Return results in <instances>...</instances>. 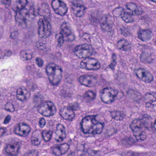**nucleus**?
<instances>
[{"mask_svg":"<svg viewBox=\"0 0 156 156\" xmlns=\"http://www.w3.org/2000/svg\"><path fill=\"white\" fill-rule=\"evenodd\" d=\"M36 62L39 67H42L43 64V60L39 58H38L36 59Z\"/></svg>","mask_w":156,"mask_h":156,"instance_id":"nucleus-43","label":"nucleus"},{"mask_svg":"<svg viewBox=\"0 0 156 156\" xmlns=\"http://www.w3.org/2000/svg\"><path fill=\"white\" fill-rule=\"evenodd\" d=\"M11 117L9 115H7L5 118L4 121V123L6 124L8 123L11 119Z\"/></svg>","mask_w":156,"mask_h":156,"instance_id":"nucleus-47","label":"nucleus"},{"mask_svg":"<svg viewBox=\"0 0 156 156\" xmlns=\"http://www.w3.org/2000/svg\"><path fill=\"white\" fill-rule=\"evenodd\" d=\"M6 129L5 128H0V136H2L6 133Z\"/></svg>","mask_w":156,"mask_h":156,"instance_id":"nucleus-50","label":"nucleus"},{"mask_svg":"<svg viewBox=\"0 0 156 156\" xmlns=\"http://www.w3.org/2000/svg\"><path fill=\"white\" fill-rule=\"evenodd\" d=\"M41 141L39 139L38 136H32L30 138L31 144L34 146H37L41 143Z\"/></svg>","mask_w":156,"mask_h":156,"instance_id":"nucleus-27","label":"nucleus"},{"mask_svg":"<svg viewBox=\"0 0 156 156\" xmlns=\"http://www.w3.org/2000/svg\"><path fill=\"white\" fill-rule=\"evenodd\" d=\"M46 72L50 83L53 86H57L62 77L61 73L62 69L53 63L49 64L46 67Z\"/></svg>","mask_w":156,"mask_h":156,"instance_id":"nucleus-4","label":"nucleus"},{"mask_svg":"<svg viewBox=\"0 0 156 156\" xmlns=\"http://www.w3.org/2000/svg\"><path fill=\"white\" fill-rule=\"evenodd\" d=\"M61 30L60 33L56 34L55 38H57L58 43V46L59 47L62 46L65 41H72L75 39L74 36L71 34V30L69 23L66 22H63L61 24Z\"/></svg>","mask_w":156,"mask_h":156,"instance_id":"nucleus-5","label":"nucleus"},{"mask_svg":"<svg viewBox=\"0 0 156 156\" xmlns=\"http://www.w3.org/2000/svg\"><path fill=\"white\" fill-rule=\"evenodd\" d=\"M111 115L112 118L116 121L122 120L126 116L122 112L120 111H113Z\"/></svg>","mask_w":156,"mask_h":156,"instance_id":"nucleus-20","label":"nucleus"},{"mask_svg":"<svg viewBox=\"0 0 156 156\" xmlns=\"http://www.w3.org/2000/svg\"><path fill=\"white\" fill-rule=\"evenodd\" d=\"M127 9L130 10L132 13H130L131 16L133 17V15H138L142 13L141 8L138 6L136 3L130 2L126 5Z\"/></svg>","mask_w":156,"mask_h":156,"instance_id":"nucleus-14","label":"nucleus"},{"mask_svg":"<svg viewBox=\"0 0 156 156\" xmlns=\"http://www.w3.org/2000/svg\"><path fill=\"white\" fill-rule=\"evenodd\" d=\"M20 127V124H18L15 126L14 131L16 134L19 135L20 132H21L22 130Z\"/></svg>","mask_w":156,"mask_h":156,"instance_id":"nucleus-39","label":"nucleus"},{"mask_svg":"<svg viewBox=\"0 0 156 156\" xmlns=\"http://www.w3.org/2000/svg\"><path fill=\"white\" fill-rule=\"evenodd\" d=\"M4 56H2V57L1 56H0V58H2L5 56H6L7 57H9L12 54V53L11 51L10 50H9V51L5 50L4 51Z\"/></svg>","mask_w":156,"mask_h":156,"instance_id":"nucleus-44","label":"nucleus"},{"mask_svg":"<svg viewBox=\"0 0 156 156\" xmlns=\"http://www.w3.org/2000/svg\"><path fill=\"white\" fill-rule=\"evenodd\" d=\"M96 94L92 90H88L86 92L83 96L84 101L87 103H90L95 98Z\"/></svg>","mask_w":156,"mask_h":156,"instance_id":"nucleus-18","label":"nucleus"},{"mask_svg":"<svg viewBox=\"0 0 156 156\" xmlns=\"http://www.w3.org/2000/svg\"><path fill=\"white\" fill-rule=\"evenodd\" d=\"M95 78V76H90L87 75H83L80 77L79 81L81 84L87 87H91L94 86L93 80Z\"/></svg>","mask_w":156,"mask_h":156,"instance_id":"nucleus-12","label":"nucleus"},{"mask_svg":"<svg viewBox=\"0 0 156 156\" xmlns=\"http://www.w3.org/2000/svg\"><path fill=\"white\" fill-rule=\"evenodd\" d=\"M154 93L153 94H152L151 93H149L148 94L151 95L150 98H153L151 100L149 101L150 103V104H152V103L156 101V94L154 93Z\"/></svg>","mask_w":156,"mask_h":156,"instance_id":"nucleus-42","label":"nucleus"},{"mask_svg":"<svg viewBox=\"0 0 156 156\" xmlns=\"http://www.w3.org/2000/svg\"><path fill=\"white\" fill-rule=\"evenodd\" d=\"M32 58L31 52L30 51L22 50L20 52V58L23 61L29 60Z\"/></svg>","mask_w":156,"mask_h":156,"instance_id":"nucleus-22","label":"nucleus"},{"mask_svg":"<svg viewBox=\"0 0 156 156\" xmlns=\"http://www.w3.org/2000/svg\"><path fill=\"white\" fill-rule=\"evenodd\" d=\"M12 108H13V110H12L11 111L10 109H9V108H8V109H6V108H5V110H6L7 111H9V112H14L15 111V108H14V105L13 104H12Z\"/></svg>","mask_w":156,"mask_h":156,"instance_id":"nucleus-56","label":"nucleus"},{"mask_svg":"<svg viewBox=\"0 0 156 156\" xmlns=\"http://www.w3.org/2000/svg\"><path fill=\"white\" fill-rule=\"evenodd\" d=\"M88 67V70H97L101 66L100 63L97 62L96 64H91L89 65H87Z\"/></svg>","mask_w":156,"mask_h":156,"instance_id":"nucleus-32","label":"nucleus"},{"mask_svg":"<svg viewBox=\"0 0 156 156\" xmlns=\"http://www.w3.org/2000/svg\"><path fill=\"white\" fill-rule=\"evenodd\" d=\"M121 33L125 37H128L130 35V32L129 29L127 27H122L119 29Z\"/></svg>","mask_w":156,"mask_h":156,"instance_id":"nucleus-30","label":"nucleus"},{"mask_svg":"<svg viewBox=\"0 0 156 156\" xmlns=\"http://www.w3.org/2000/svg\"><path fill=\"white\" fill-rule=\"evenodd\" d=\"M81 65L82 66H84V67L87 70H88V67L87 66L88 65V61L87 62H82L81 63Z\"/></svg>","mask_w":156,"mask_h":156,"instance_id":"nucleus-52","label":"nucleus"},{"mask_svg":"<svg viewBox=\"0 0 156 156\" xmlns=\"http://www.w3.org/2000/svg\"><path fill=\"white\" fill-rule=\"evenodd\" d=\"M146 105L147 107L150 108L151 107L152 104L150 103V101H149L148 102H146Z\"/></svg>","mask_w":156,"mask_h":156,"instance_id":"nucleus-59","label":"nucleus"},{"mask_svg":"<svg viewBox=\"0 0 156 156\" xmlns=\"http://www.w3.org/2000/svg\"><path fill=\"white\" fill-rule=\"evenodd\" d=\"M100 93L102 101L106 104L114 102V98L117 97L116 94H112L108 87L104 88L100 90Z\"/></svg>","mask_w":156,"mask_h":156,"instance_id":"nucleus-10","label":"nucleus"},{"mask_svg":"<svg viewBox=\"0 0 156 156\" xmlns=\"http://www.w3.org/2000/svg\"><path fill=\"white\" fill-rule=\"evenodd\" d=\"M51 5L55 13L62 16L64 15L68 11L66 4L60 0H52Z\"/></svg>","mask_w":156,"mask_h":156,"instance_id":"nucleus-9","label":"nucleus"},{"mask_svg":"<svg viewBox=\"0 0 156 156\" xmlns=\"http://www.w3.org/2000/svg\"><path fill=\"white\" fill-rule=\"evenodd\" d=\"M16 8L13 9L15 12V16L20 18L21 15L25 16V17H23L22 25L24 28H26L30 23L27 18L32 15L36 16L34 6L30 5L28 0H19L16 2Z\"/></svg>","mask_w":156,"mask_h":156,"instance_id":"nucleus-1","label":"nucleus"},{"mask_svg":"<svg viewBox=\"0 0 156 156\" xmlns=\"http://www.w3.org/2000/svg\"><path fill=\"white\" fill-rule=\"evenodd\" d=\"M90 20H91V23H96L97 22V19L95 17H91V18L90 19Z\"/></svg>","mask_w":156,"mask_h":156,"instance_id":"nucleus-54","label":"nucleus"},{"mask_svg":"<svg viewBox=\"0 0 156 156\" xmlns=\"http://www.w3.org/2000/svg\"><path fill=\"white\" fill-rule=\"evenodd\" d=\"M17 97L18 99L21 101H24L26 100V97L24 92L21 89L17 91Z\"/></svg>","mask_w":156,"mask_h":156,"instance_id":"nucleus-28","label":"nucleus"},{"mask_svg":"<svg viewBox=\"0 0 156 156\" xmlns=\"http://www.w3.org/2000/svg\"><path fill=\"white\" fill-rule=\"evenodd\" d=\"M111 59H117L116 55L115 53H113L112 55Z\"/></svg>","mask_w":156,"mask_h":156,"instance_id":"nucleus-57","label":"nucleus"},{"mask_svg":"<svg viewBox=\"0 0 156 156\" xmlns=\"http://www.w3.org/2000/svg\"><path fill=\"white\" fill-rule=\"evenodd\" d=\"M18 150V147L9 144L5 148L4 153L5 154L6 156H17Z\"/></svg>","mask_w":156,"mask_h":156,"instance_id":"nucleus-17","label":"nucleus"},{"mask_svg":"<svg viewBox=\"0 0 156 156\" xmlns=\"http://www.w3.org/2000/svg\"><path fill=\"white\" fill-rule=\"evenodd\" d=\"M83 38L85 40H87V41H89L90 40V37L89 36L86 34H85L83 36Z\"/></svg>","mask_w":156,"mask_h":156,"instance_id":"nucleus-55","label":"nucleus"},{"mask_svg":"<svg viewBox=\"0 0 156 156\" xmlns=\"http://www.w3.org/2000/svg\"><path fill=\"white\" fill-rule=\"evenodd\" d=\"M103 128H102L101 126L100 127H96L95 129H93V126H91L88 127V129L86 133V134H91L93 135L96 134H100L102 131Z\"/></svg>","mask_w":156,"mask_h":156,"instance_id":"nucleus-23","label":"nucleus"},{"mask_svg":"<svg viewBox=\"0 0 156 156\" xmlns=\"http://www.w3.org/2000/svg\"><path fill=\"white\" fill-rule=\"evenodd\" d=\"M82 0H73L72 3V6L71 9L77 17H82L85 12L87 8L81 5Z\"/></svg>","mask_w":156,"mask_h":156,"instance_id":"nucleus-7","label":"nucleus"},{"mask_svg":"<svg viewBox=\"0 0 156 156\" xmlns=\"http://www.w3.org/2000/svg\"><path fill=\"white\" fill-rule=\"evenodd\" d=\"M41 6L43 9H48L49 7L48 5L46 3H42Z\"/></svg>","mask_w":156,"mask_h":156,"instance_id":"nucleus-53","label":"nucleus"},{"mask_svg":"<svg viewBox=\"0 0 156 156\" xmlns=\"http://www.w3.org/2000/svg\"><path fill=\"white\" fill-rule=\"evenodd\" d=\"M117 47L119 49L126 51L130 49L131 44L126 39H120L117 41Z\"/></svg>","mask_w":156,"mask_h":156,"instance_id":"nucleus-15","label":"nucleus"},{"mask_svg":"<svg viewBox=\"0 0 156 156\" xmlns=\"http://www.w3.org/2000/svg\"><path fill=\"white\" fill-rule=\"evenodd\" d=\"M138 156V154L137 153H135L134 152H132L131 153V156Z\"/></svg>","mask_w":156,"mask_h":156,"instance_id":"nucleus-60","label":"nucleus"},{"mask_svg":"<svg viewBox=\"0 0 156 156\" xmlns=\"http://www.w3.org/2000/svg\"><path fill=\"white\" fill-rule=\"evenodd\" d=\"M96 115H89L87 116V121L90 120L91 123L94 125H97L98 127L101 126L102 128H103L105 126L104 122L101 123L98 122L96 119Z\"/></svg>","mask_w":156,"mask_h":156,"instance_id":"nucleus-21","label":"nucleus"},{"mask_svg":"<svg viewBox=\"0 0 156 156\" xmlns=\"http://www.w3.org/2000/svg\"><path fill=\"white\" fill-rule=\"evenodd\" d=\"M52 154L55 156H59L62 155L58 144L55 145L52 151Z\"/></svg>","mask_w":156,"mask_h":156,"instance_id":"nucleus-29","label":"nucleus"},{"mask_svg":"<svg viewBox=\"0 0 156 156\" xmlns=\"http://www.w3.org/2000/svg\"><path fill=\"white\" fill-rule=\"evenodd\" d=\"M22 126H27V124H26L25 123H22Z\"/></svg>","mask_w":156,"mask_h":156,"instance_id":"nucleus-64","label":"nucleus"},{"mask_svg":"<svg viewBox=\"0 0 156 156\" xmlns=\"http://www.w3.org/2000/svg\"><path fill=\"white\" fill-rule=\"evenodd\" d=\"M71 111L70 110H69L68 109V107L66 108V110H64L63 111L62 115H63V118L65 119H66V116H68L67 115H68L69 113Z\"/></svg>","mask_w":156,"mask_h":156,"instance_id":"nucleus-45","label":"nucleus"},{"mask_svg":"<svg viewBox=\"0 0 156 156\" xmlns=\"http://www.w3.org/2000/svg\"><path fill=\"white\" fill-rule=\"evenodd\" d=\"M17 33L16 32H14L11 33L10 36L11 38L15 39L17 36Z\"/></svg>","mask_w":156,"mask_h":156,"instance_id":"nucleus-49","label":"nucleus"},{"mask_svg":"<svg viewBox=\"0 0 156 156\" xmlns=\"http://www.w3.org/2000/svg\"><path fill=\"white\" fill-rule=\"evenodd\" d=\"M60 127V131L62 133V135L59 136L58 137H56L55 140L57 142H62L63 138L66 137L65 127L63 125L59 124Z\"/></svg>","mask_w":156,"mask_h":156,"instance_id":"nucleus-25","label":"nucleus"},{"mask_svg":"<svg viewBox=\"0 0 156 156\" xmlns=\"http://www.w3.org/2000/svg\"><path fill=\"white\" fill-rule=\"evenodd\" d=\"M67 115L68 116H66V117L65 119L70 121H72L73 120V118L74 116V112H72V114L69 113V114Z\"/></svg>","mask_w":156,"mask_h":156,"instance_id":"nucleus-46","label":"nucleus"},{"mask_svg":"<svg viewBox=\"0 0 156 156\" xmlns=\"http://www.w3.org/2000/svg\"><path fill=\"white\" fill-rule=\"evenodd\" d=\"M150 129H151L153 131H156V119L155 120L153 124L152 123H151V127Z\"/></svg>","mask_w":156,"mask_h":156,"instance_id":"nucleus-48","label":"nucleus"},{"mask_svg":"<svg viewBox=\"0 0 156 156\" xmlns=\"http://www.w3.org/2000/svg\"><path fill=\"white\" fill-rule=\"evenodd\" d=\"M79 109V105L77 103H75L70 105L68 107V109L70 110L72 112L74 111H76Z\"/></svg>","mask_w":156,"mask_h":156,"instance_id":"nucleus-33","label":"nucleus"},{"mask_svg":"<svg viewBox=\"0 0 156 156\" xmlns=\"http://www.w3.org/2000/svg\"><path fill=\"white\" fill-rule=\"evenodd\" d=\"M27 85L29 89L32 92L37 89V86L36 84L32 82H28Z\"/></svg>","mask_w":156,"mask_h":156,"instance_id":"nucleus-36","label":"nucleus"},{"mask_svg":"<svg viewBox=\"0 0 156 156\" xmlns=\"http://www.w3.org/2000/svg\"><path fill=\"white\" fill-rule=\"evenodd\" d=\"M52 133L53 132L51 130L42 132L41 135L43 139L45 142L50 141L52 137Z\"/></svg>","mask_w":156,"mask_h":156,"instance_id":"nucleus-24","label":"nucleus"},{"mask_svg":"<svg viewBox=\"0 0 156 156\" xmlns=\"http://www.w3.org/2000/svg\"><path fill=\"white\" fill-rule=\"evenodd\" d=\"M97 62H99L98 60L94 58H91L89 59L88 60V65H89L91 64H96Z\"/></svg>","mask_w":156,"mask_h":156,"instance_id":"nucleus-41","label":"nucleus"},{"mask_svg":"<svg viewBox=\"0 0 156 156\" xmlns=\"http://www.w3.org/2000/svg\"><path fill=\"white\" fill-rule=\"evenodd\" d=\"M62 155L66 153L69 148V145L66 143L58 144Z\"/></svg>","mask_w":156,"mask_h":156,"instance_id":"nucleus-26","label":"nucleus"},{"mask_svg":"<svg viewBox=\"0 0 156 156\" xmlns=\"http://www.w3.org/2000/svg\"><path fill=\"white\" fill-rule=\"evenodd\" d=\"M146 70L145 69L141 68H139L136 70V72L135 73V74L138 79H140V77L139 76V75L141 74V76H142L143 73H144Z\"/></svg>","mask_w":156,"mask_h":156,"instance_id":"nucleus-35","label":"nucleus"},{"mask_svg":"<svg viewBox=\"0 0 156 156\" xmlns=\"http://www.w3.org/2000/svg\"><path fill=\"white\" fill-rule=\"evenodd\" d=\"M61 95L65 98H70L72 97V93L69 90H62L61 91Z\"/></svg>","mask_w":156,"mask_h":156,"instance_id":"nucleus-31","label":"nucleus"},{"mask_svg":"<svg viewBox=\"0 0 156 156\" xmlns=\"http://www.w3.org/2000/svg\"><path fill=\"white\" fill-rule=\"evenodd\" d=\"M61 55H62L61 54L60 52H58L56 54V56L58 57H60L61 56Z\"/></svg>","mask_w":156,"mask_h":156,"instance_id":"nucleus-61","label":"nucleus"},{"mask_svg":"<svg viewBox=\"0 0 156 156\" xmlns=\"http://www.w3.org/2000/svg\"><path fill=\"white\" fill-rule=\"evenodd\" d=\"M25 69L28 72L31 74H34L36 71V69L34 65L26 66Z\"/></svg>","mask_w":156,"mask_h":156,"instance_id":"nucleus-37","label":"nucleus"},{"mask_svg":"<svg viewBox=\"0 0 156 156\" xmlns=\"http://www.w3.org/2000/svg\"><path fill=\"white\" fill-rule=\"evenodd\" d=\"M38 124L41 128H43L46 124V121L45 119L43 117L39 118Z\"/></svg>","mask_w":156,"mask_h":156,"instance_id":"nucleus-40","label":"nucleus"},{"mask_svg":"<svg viewBox=\"0 0 156 156\" xmlns=\"http://www.w3.org/2000/svg\"><path fill=\"white\" fill-rule=\"evenodd\" d=\"M113 14L117 17H120L125 22L133 23L134 21L133 18L129 12H126L124 9L121 7H118L115 8L112 11Z\"/></svg>","mask_w":156,"mask_h":156,"instance_id":"nucleus-8","label":"nucleus"},{"mask_svg":"<svg viewBox=\"0 0 156 156\" xmlns=\"http://www.w3.org/2000/svg\"><path fill=\"white\" fill-rule=\"evenodd\" d=\"M151 31L148 30H141L138 32V37L141 41H146L151 37Z\"/></svg>","mask_w":156,"mask_h":156,"instance_id":"nucleus-16","label":"nucleus"},{"mask_svg":"<svg viewBox=\"0 0 156 156\" xmlns=\"http://www.w3.org/2000/svg\"><path fill=\"white\" fill-rule=\"evenodd\" d=\"M10 0H3L2 2L3 5H9L10 3Z\"/></svg>","mask_w":156,"mask_h":156,"instance_id":"nucleus-51","label":"nucleus"},{"mask_svg":"<svg viewBox=\"0 0 156 156\" xmlns=\"http://www.w3.org/2000/svg\"><path fill=\"white\" fill-rule=\"evenodd\" d=\"M107 17H105V20H107ZM100 28L102 32L104 33H107L108 35L112 36L114 34V31L112 29V25L108 23L106 20L100 23Z\"/></svg>","mask_w":156,"mask_h":156,"instance_id":"nucleus-13","label":"nucleus"},{"mask_svg":"<svg viewBox=\"0 0 156 156\" xmlns=\"http://www.w3.org/2000/svg\"><path fill=\"white\" fill-rule=\"evenodd\" d=\"M33 99V102L35 103L41 101V103L38 107L41 108L42 111L41 113L44 114V115L47 117L53 115L56 112L57 109L54 104L51 101L48 102L44 101L42 94H34Z\"/></svg>","mask_w":156,"mask_h":156,"instance_id":"nucleus-2","label":"nucleus"},{"mask_svg":"<svg viewBox=\"0 0 156 156\" xmlns=\"http://www.w3.org/2000/svg\"><path fill=\"white\" fill-rule=\"evenodd\" d=\"M154 77L151 72L146 70L142 76L140 77L141 80L146 83H150L153 81Z\"/></svg>","mask_w":156,"mask_h":156,"instance_id":"nucleus-19","label":"nucleus"},{"mask_svg":"<svg viewBox=\"0 0 156 156\" xmlns=\"http://www.w3.org/2000/svg\"><path fill=\"white\" fill-rule=\"evenodd\" d=\"M87 116L86 117L83 118L82 119L80 123V127L81 130L83 133L85 134H86V132L87 131L88 129V127L87 128L84 129L83 127V121L86 120L87 121Z\"/></svg>","mask_w":156,"mask_h":156,"instance_id":"nucleus-34","label":"nucleus"},{"mask_svg":"<svg viewBox=\"0 0 156 156\" xmlns=\"http://www.w3.org/2000/svg\"><path fill=\"white\" fill-rule=\"evenodd\" d=\"M90 48L89 46L87 44L76 46L73 50L76 55L80 58H85L86 55L87 51Z\"/></svg>","mask_w":156,"mask_h":156,"instance_id":"nucleus-11","label":"nucleus"},{"mask_svg":"<svg viewBox=\"0 0 156 156\" xmlns=\"http://www.w3.org/2000/svg\"><path fill=\"white\" fill-rule=\"evenodd\" d=\"M142 117L144 118H146L148 117V115L146 114H144L142 115Z\"/></svg>","mask_w":156,"mask_h":156,"instance_id":"nucleus-62","label":"nucleus"},{"mask_svg":"<svg viewBox=\"0 0 156 156\" xmlns=\"http://www.w3.org/2000/svg\"><path fill=\"white\" fill-rule=\"evenodd\" d=\"M81 147H82L83 148V150H84V149L85 148V144H81Z\"/></svg>","mask_w":156,"mask_h":156,"instance_id":"nucleus-63","label":"nucleus"},{"mask_svg":"<svg viewBox=\"0 0 156 156\" xmlns=\"http://www.w3.org/2000/svg\"><path fill=\"white\" fill-rule=\"evenodd\" d=\"M21 133H20L19 135H20V136H22L23 135H25L26 133V131L24 130H22L21 132Z\"/></svg>","mask_w":156,"mask_h":156,"instance_id":"nucleus-58","label":"nucleus"},{"mask_svg":"<svg viewBox=\"0 0 156 156\" xmlns=\"http://www.w3.org/2000/svg\"><path fill=\"white\" fill-rule=\"evenodd\" d=\"M111 62L110 64L108 65L109 67L112 70H115V67L117 64V59H111Z\"/></svg>","mask_w":156,"mask_h":156,"instance_id":"nucleus-38","label":"nucleus"},{"mask_svg":"<svg viewBox=\"0 0 156 156\" xmlns=\"http://www.w3.org/2000/svg\"><path fill=\"white\" fill-rule=\"evenodd\" d=\"M147 123L145 121L136 119L133 120L129 125V127L134 133L133 135L136 137L137 140H144L146 138L145 132L142 131V128L144 127L150 131H153L150 128L147 126Z\"/></svg>","mask_w":156,"mask_h":156,"instance_id":"nucleus-3","label":"nucleus"},{"mask_svg":"<svg viewBox=\"0 0 156 156\" xmlns=\"http://www.w3.org/2000/svg\"><path fill=\"white\" fill-rule=\"evenodd\" d=\"M38 33L41 38L50 34L51 26L49 20L45 18L40 19L38 23Z\"/></svg>","mask_w":156,"mask_h":156,"instance_id":"nucleus-6","label":"nucleus"}]
</instances>
